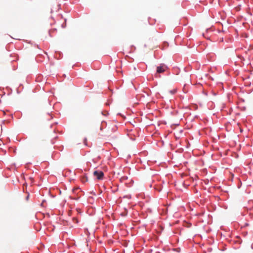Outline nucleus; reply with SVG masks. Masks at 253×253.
Returning a JSON list of instances; mask_svg holds the SVG:
<instances>
[{
  "instance_id": "f257e3e1",
  "label": "nucleus",
  "mask_w": 253,
  "mask_h": 253,
  "mask_svg": "<svg viewBox=\"0 0 253 253\" xmlns=\"http://www.w3.org/2000/svg\"><path fill=\"white\" fill-rule=\"evenodd\" d=\"M168 69L167 66L164 64H162L159 66L157 67L156 73L160 74L163 73L165 72Z\"/></svg>"
},
{
  "instance_id": "6e6552de",
  "label": "nucleus",
  "mask_w": 253,
  "mask_h": 253,
  "mask_svg": "<svg viewBox=\"0 0 253 253\" xmlns=\"http://www.w3.org/2000/svg\"><path fill=\"white\" fill-rule=\"evenodd\" d=\"M28 198H29V195H28V196H27V198H26L27 200H28Z\"/></svg>"
},
{
  "instance_id": "7ed1b4c3",
  "label": "nucleus",
  "mask_w": 253,
  "mask_h": 253,
  "mask_svg": "<svg viewBox=\"0 0 253 253\" xmlns=\"http://www.w3.org/2000/svg\"><path fill=\"white\" fill-rule=\"evenodd\" d=\"M193 108L194 110H196L198 108V106L196 104H191V109Z\"/></svg>"
},
{
  "instance_id": "0eeeda50",
  "label": "nucleus",
  "mask_w": 253,
  "mask_h": 253,
  "mask_svg": "<svg viewBox=\"0 0 253 253\" xmlns=\"http://www.w3.org/2000/svg\"><path fill=\"white\" fill-rule=\"evenodd\" d=\"M122 179L123 178L124 179H127V177H122Z\"/></svg>"
},
{
  "instance_id": "39448f33",
  "label": "nucleus",
  "mask_w": 253,
  "mask_h": 253,
  "mask_svg": "<svg viewBox=\"0 0 253 253\" xmlns=\"http://www.w3.org/2000/svg\"><path fill=\"white\" fill-rule=\"evenodd\" d=\"M183 185L186 188H187L188 186H189V184L188 183H186L185 181L183 183Z\"/></svg>"
},
{
  "instance_id": "20e7f679",
  "label": "nucleus",
  "mask_w": 253,
  "mask_h": 253,
  "mask_svg": "<svg viewBox=\"0 0 253 253\" xmlns=\"http://www.w3.org/2000/svg\"><path fill=\"white\" fill-rule=\"evenodd\" d=\"M183 90L185 92H187L188 91V86L186 85H184L183 87Z\"/></svg>"
},
{
  "instance_id": "f03ea898",
  "label": "nucleus",
  "mask_w": 253,
  "mask_h": 253,
  "mask_svg": "<svg viewBox=\"0 0 253 253\" xmlns=\"http://www.w3.org/2000/svg\"><path fill=\"white\" fill-rule=\"evenodd\" d=\"M93 175L95 176L97 179L101 180L103 179L104 173L102 171L95 170L93 172Z\"/></svg>"
},
{
  "instance_id": "423d86ee",
  "label": "nucleus",
  "mask_w": 253,
  "mask_h": 253,
  "mask_svg": "<svg viewBox=\"0 0 253 253\" xmlns=\"http://www.w3.org/2000/svg\"><path fill=\"white\" fill-rule=\"evenodd\" d=\"M170 93H171V94H174V93H175V92H176V90L173 89V90H172L170 91Z\"/></svg>"
}]
</instances>
